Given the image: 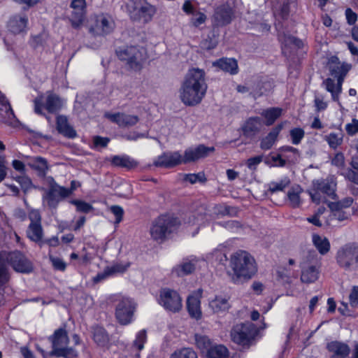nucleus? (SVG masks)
<instances>
[{"instance_id": "nucleus-1", "label": "nucleus", "mask_w": 358, "mask_h": 358, "mask_svg": "<svg viewBox=\"0 0 358 358\" xmlns=\"http://www.w3.org/2000/svg\"><path fill=\"white\" fill-rule=\"evenodd\" d=\"M205 72L200 69H192L185 76L180 89L182 102L188 106L200 103L207 91Z\"/></svg>"}, {"instance_id": "nucleus-2", "label": "nucleus", "mask_w": 358, "mask_h": 358, "mask_svg": "<svg viewBox=\"0 0 358 358\" xmlns=\"http://www.w3.org/2000/svg\"><path fill=\"white\" fill-rule=\"evenodd\" d=\"M180 225V220L174 214H160L151 223L149 231L150 237L155 242L164 243L178 233Z\"/></svg>"}, {"instance_id": "nucleus-3", "label": "nucleus", "mask_w": 358, "mask_h": 358, "mask_svg": "<svg viewBox=\"0 0 358 358\" xmlns=\"http://www.w3.org/2000/svg\"><path fill=\"white\" fill-rule=\"evenodd\" d=\"M231 267L237 279L249 280L257 272L255 258L245 250H239L233 255L230 262Z\"/></svg>"}, {"instance_id": "nucleus-4", "label": "nucleus", "mask_w": 358, "mask_h": 358, "mask_svg": "<svg viewBox=\"0 0 358 358\" xmlns=\"http://www.w3.org/2000/svg\"><path fill=\"white\" fill-rule=\"evenodd\" d=\"M277 37L280 44L282 55L289 62H299V54L304 46L303 41L285 31H278Z\"/></svg>"}, {"instance_id": "nucleus-5", "label": "nucleus", "mask_w": 358, "mask_h": 358, "mask_svg": "<svg viewBox=\"0 0 358 358\" xmlns=\"http://www.w3.org/2000/svg\"><path fill=\"white\" fill-rule=\"evenodd\" d=\"M118 59L125 62L128 67L135 71H140L147 58L146 50L139 45L126 46L116 51Z\"/></svg>"}, {"instance_id": "nucleus-6", "label": "nucleus", "mask_w": 358, "mask_h": 358, "mask_svg": "<svg viewBox=\"0 0 358 358\" xmlns=\"http://www.w3.org/2000/svg\"><path fill=\"white\" fill-rule=\"evenodd\" d=\"M2 257L16 273L30 274L34 271L33 262L26 254L19 250L1 252Z\"/></svg>"}, {"instance_id": "nucleus-7", "label": "nucleus", "mask_w": 358, "mask_h": 358, "mask_svg": "<svg viewBox=\"0 0 358 358\" xmlns=\"http://www.w3.org/2000/svg\"><path fill=\"white\" fill-rule=\"evenodd\" d=\"M338 265L345 271L358 270V243H348L336 255Z\"/></svg>"}, {"instance_id": "nucleus-8", "label": "nucleus", "mask_w": 358, "mask_h": 358, "mask_svg": "<svg viewBox=\"0 0 358 358\" xmlns=\"http://www.w3.org/2000/svg\"><path fill=\"white\" fill-rule=\"evenodd\" d=\"M336 182L333 178L318 179L313 182V187L309 190V194L313 202L320 204L323 201L322 195L334 199Z\"/></svg>"}, {"instance_id": "nucleus-9", "label": "nucleus", "mask_w": 358, "mask_h": 358, "mask_svg": "<svg viewBox=\"0 0 358 358\" xmlns=\"http://www.w3.org/2000/svg\"><path fill=\"white\" fill-rule=\"evenodd\" d=\"M257 332V329L252 322L241 323L233 327L231 337L232 341L239 345H250Z\"/></svg>"}, {"instance_id": "nucleus-10", "label": "nucleus", "mask_w": 358, "mask_h": 358, "mask_svg": "<svg viewBox=\"0 0 358 358\" xmlns=\"http://www.w3.org/2000/svg\"><path fill=\"white\" fill-rule=\"evenodd\" d=\"M159 303L166 310L179 312L182 307V298L180 294L171 288L164 287L159 291Z\"/></svg>"}, {"instance_id": "nucleus-11", "label": "nucleus", "mask_w": 358, "mask_h": 358, "mask_svg": "<svg viewBox=\"0 0 358 358\" xmlns=\"http://www.w3.org/2000/svg\"><path fill=\"white\" fill-rule=\"evenodd\" d=\"M136 304L129 298H123L115 308V317L121 325H128L134 320Z\"/></svg>"}, {"instance_id": "nucleus-12", "label": "nucleus", "mask_w": 358, "mask_h": 358, "mask_svg": "<svg viewBox=\"0 0 358 358\" xmlns=\"http://www.w3.org/2000/svg\"><path fill=\"white\" fill-rule=\"evenodd\" d=\"M115 27L112 16L108 13H99L94 16V23L90 29V32L99 36L111 34Z\"/></svg>"}, {"instance_id": "nucleus-13", "label": "nucleus", "mask_w": 358, "mask_h": 358, "mask_svg": "<svg viewBox=\"0 0 358 358\" xmlns=\"http://www.w3.org/2000/svg\"><path fill=\"white\" fill-rule=\"evenodd\" d=\"M215 151L213 146L208 147L204 144H199L196 146L189 147L185 150L182 157L183 164L196 162L200 159L206 158L210 152Z\"/></svg>"}, {"instance_id": "nucleus-14", "label": "nucleus", "mask_w": 358, "mask_h": 358, "mask_svg": "<svg viewBox=\"0 0 358 358\" xmlns=\"http://www.w3.org/2000/svg\"><path fill=\"white\" fill-rule=\"evenodd\" d=\"M153 164L156 167L172 169L183 164L182 157L179 151L164 152L158 156Z\"/></svg>"}, {"instance_id": "nucleus-15", "label": "nucleus", "mask_w": 358, "mask_h": 358, "mask_svg": "<svg viewBox=\"0 0 358 358\" xmlns=\"http://www.w3.org/2000/svg\"><path fill=\"white\" fill-rule=\"evenodd\" d=\"M71 7L73 11L71 15L70 21L73 28H79L83 23L86 15L85 0H72Z\"/></svg>"}, {"instance_id": "nucleus-16", "label": "nucleus", "mask_w": 358, "mask_h": 358, "mask_svg": "<svg viewBox=\"0 0 358 358\" xmlns=\"http://www.w3.org/2000/svg\"><path fill=\"white\" fill-rule=\"evenodd\" d=\"M135 4V10H136L135 19L142 20L145 23L150 22L157 12L156 7L146 0H139Z\"/></svg>"}, {"instance_id": "nucleus-17", "label": "nucleus", "mask_w": 358, "mask_h": 358, "mask_svg": "<svg viewBox=\"0 0 358 358\" xmlns=\"http://www.w3.org/2000/svg\"><path fill=\"white\" fill-rule=\"evenodd\" d=\"M61 187L62 186L59 185L53 178H51V181L49 184V188L46 192L45 199L47 201V204L50 208L56 209L59 202L66 199V197H63L61 194Z\"/></svg>"}, {"instance_id": "nucleus-18", "label": "nucleus", "mask_w": 358, "mask_h": 358, "mask_svg": "<svg viewBox=\"0 0 358 358\" xmlns=\"http://www.w3.org/2000/svg\"><path fill=\"white\" fill-rule=\"evenodd\" d=\"M345 76L342 75L336 78V83L334 79L331 78H327L323 81V85L325 87V90L331 94V99L333 101L338 103L339 106H341V103L340 101V94L342 92V86L344 82Z\"/></svg>"}, {"instance_id": "nucleus-19", "label": "nucleus", "mask_w": 358, "mask_h": 358, "mask_svg": "<svg viewBox=\"0 0 358 358\" xmlns=\"http://www.w3.org/2000/svg\"><path fill=\"white\" fill-rule=\"evenodd\" d=\"M234 15V10L229 6L222 4L215 8L213 20L217 26L224 27L231 22Z\"/></svg>"}, {"instance_id": "nucleus-20", "label": "nucleus", "mask_w": 358, "mask_h": 358, "mask_svg": "<svg viewBox=\"0 0 358 358\" xmlns=\"http://www.w3.org/2000/svg\"><path fill=\"white\" fill-rule=\"evenodd\" d=\"M329 71L331 76L334 78H338L343 75L346 76L352 68L350 64L346 62H341L337 56H333L329 59Z\"/></svg>"}, {"instance_id": "nucleus-21", "label": "nucleus", "mask_w": 358, "mask_h": 358, "mask_svg": "<svg viewBox=\"0 0 358 358\" xmlns=\"http://www.w3.org/2000/svg\"><path fill=\"white\" fill-rule=\"evenodd\" d=\"M326 348L331 353L330 358H347L350 353V346L347 343L338 341L327 343Z\"/></svg>"}, {"instance_id": "nucleus-22", "label": "nucleus", "mask_w": 358, "mask_h": 358, "mask_svg": "<svg viewBox=\"0 0 358 358\" xmlns=\"http://www.w3.org/2000/svg\"><path fill=\"white\" fill-rule=\"evenodd\" d=\"M110 165L116 168L125 169L130 171L136 169L138 162L127 155H113L108 159Z\"/></svg>"}, {"instance_id": "nucleus-23", "label": "nucleus", "mask_w": 358, "mask_h": 358, "mask_svg": "<svg viewBox=\"0 0 358 358\" xmlns=\"http://www.w3.org/2000/svg\"><path fill=\"white\" fill-rule=\"evenodd\" d=\"M262 126V122L259 117H250L242 126L243 135L247 138H252L260 131Z\"/></svg>"}, {"instance_id": "nucleus-24", "label": "nucleus", "mask_w": 358, "mask_h": 358, "mask_svg": "<svg viewBox=\"0 0 358 358\" xmlns=\"http://www.w3.org/2000/svg\"><path fill=\"white\" fill-rule=\"evenodd\" d=\"M213 65L231 75H236L238 73V62L233 57L220 58L215 61Z\"/></svg>"}, {"instance_id": "nucleus-25", "label": "nucleus", "mask_w": 358, "mask_h": 358, "mask_svg": "<svg viewBox=\"0 0 358 358\" xmlns=\"http://www.w3.org/2000/svg\"><path fill=\"white\" fill-rule=\"evenodd\" d=\"M200 296L191 294L187 299V310L190 317L199 320L202 317Z\"/></svg>"}, {"instance_id": "nucleus-26", "label": "nucleus", "mask_w": 358, "mask_h": 358, "mask_svg": "<svg viewBox=\"0 0 358 358\" xmlns=\"http://www.w3.org/2000/svg\"><path fill=\"white\" fill-rule=\"evenodd\" d=\"M92 338L96 345L101 348L106 347L110 342V336L107 330L102 326L92 327Z\"/></svg>"}, {"instance_id": "nucleus-27", "label": "nucleus", "mask_w": 358, "mask_h": 358, "mask_svg": "<svg viewBox=\"0 0 358 358\" xmlns=\"http://www.w3.org/2000/svg\"><path fill=\"white\" fill-rule=\"evenodd\" d=\"M28 17L26 15H15L10 18L8 27L12 33L17 34L26 31Z\"/></svg>"}, {"instance_id": "nucleus-28", "label": "nucleus", "mask_w": 358, "mask_h": 358, "mask_svg": "<svg viewBox=\"0 0 358 358\" xmlns=\"http://www.w3.org/2000/svg\"><path fill=\"white\" fill-rule=\"evenodd\" d=\"M48 340L52 344V349L59 348L61 345H66L69 343V337L65 327L55 329L52 335L49 336Z\"/></svg>"}, {"instance_id": "nucleus-29", "label": "nucleus", "mask_w": 358, "mask_h": 358, "mask_svg": "<svg viewBox=\"0 0 358 358\" xmlns=\"http://www.w3.org/2000/svg\"><path fill=\"white\" fill-rule=\"evenodd\" d=\"M56 127L57 131L63 136L73 138L76 136V131L68 122L66 116L59 115L56 118Z\"/></svg>"}, {"instance_id": "nucleus-30", "label": "nucleus", "mask_w": 358, "mask_h": 358, "mask_svg": "<svg viewBox=\"0 0 358 358\" xmlns=\"http://www.w3.org/2000/svg\"><path fill=\"white\" fill-rule=\"evenodd\" d=\"M283 128V124L279 123L261 140L260 148L264 150H270L276 141L279 134Z\"/></svg>"}, {"instance_id": "nucleus-31", "label": "nucleus", "mask_w": 358, "mask_h": 358, "mask_svg": "<svg viewBox=\"0 0 358 358\" xmlns=\"http://www.w3.org/2000/svg\"><path fill=\"white\" fill-rule=\"evenodd\" d=\"M3 108L5 109V113L8 118L6 122L9 125L15 126V124H13V122L15 123H18L19 120L17 119L12 106L6 95L0 91V110H2Z\"/></svg>"}, {"instance_id": "nucleus-32", "label": "nucleus", "mask_w": 358, "mask_h": 358, "mask_svg": "<svg viewBox=\"0 0 358 358\" xmlns=\"http://www.w3.org/2000/svg\"><path fill=\"white\" fill-rule=\"evenodd\" d=\"M26 235L30 241L34 243L41 242L43 237L42 224L29 223L26 230Z\"/></svg>"}, {"instance_id": "nucleus-33", "label": "nucleus", "mask_w": 358, "mask_h": 358, "mask_svg": "<svg viewBox=\"0 0 358 358\" xmlns=\"http://www.w3.org/2000/svg\"><path fill=\"white\" fill-rule=\"evenodd\" d=\"M62 107V100L55 94H48L45 99V109L50 114L58 113Z\"/></svg>"}, {"instance_id": "nucleus-34", "label": "nucleus", "mask_w": 358, "mask_h": 358, "mask_svg": "<svg viewBox=\"0 0 358 358\" xmlns=\"http://www.w3.org/2000/svg\"><path fill=\"white\" fill-rule=\"evenodd\" d=\"M136 115L115 113L111 115V120L120 127L134 126L138 122Z\"/></svg>"}, {"instance_id": "nucleus-35", "label": "nucleus", "mask_w": 358, "mask_h": 358, "mask_svg": "<svg viewBox=\"0 0 358 358\" xmlns=\"http://www.w3.org/2000/svg\"><path fill=\"white\" fill-rule=\"evenodd\" d=\"M282 109L279 107H271L264 109L261 115L265 119V124L271 126L282 115Z\"/></svg>"}, {"instance_id": "nucleus-36", "label": "nucleus", "mask_w": 358, "mask_h": 358, "mask_svg": "<svg viewBox=\"0 0 358 358\" xmlns=\"http://www.w3.org/2000/svg\"><path fill=\"white\" fill-rule=\"evenodd\" d=\"M319 274L320 271L315 266H308L302 268L301 280L307 284L313 283L318 279Z\"/></svg>"}, {"instance_id": "nucleus-37", "label": "nucleus", "mask_w": 358, "mask_h": 358, "mask_svg": "<svg viewBox=\"0 0 358 358\" xmlns=\"http://www.w3.org/2000/svg\"><path fill=\"white\" fill-rule=\"evenodd\" d=\"M49 354L50 356L57 358H76L78 357V352L73 347L55 348Z\"/></svg>"}, {"instance_id": "nucleus-38", "label": "nucleus", "mask_w": 358, "mask_h": 358, "mask_svg": "<svg viewBox=\"0 0 358 358\" xmlns=\"http://www.w3.org/2000/svg\"><path fill=\"white\" fill-rule=\"evenodd\" d=\"M313 243L320 255H324L330 250L331 245L327 238H322L318 234L313 235Z\"/></svg>"}, {"instance_id": "nucleus-39", "label": "nucleus", "mask_w": 358, "mask_h": 358, "mask_svg": "<svg viewBox=\"0 0 358 358\" xmlns=\"http://www.w3.org/2000/svg\"><path fill=\"white\" fill-rule=\"evenodd\" d=\"M273 87V80L266 78V79L261 80L257 83L254 92L258 96H261L269 93Z\"/></svg>"}, {"instance_id": "nucleus-40", "label": "nucleus", "mask_w": 358, "mask_h": 358, "mask_svg": "<svg viewBox=\"0 0 358 358\" xmlns=\"http://www.w3.org/2000/svg\"><path fill=\"white\" fill-rule=\"evenodd\" d=\"M302 188L299 185L293 186L287 192V199L290 206L294 208H299L301 203L300 194L302 192Z\"/></svg>"}, {"instance_id": "nucleus-41", "label": "nucleus", "mask_w": 358, "mask_h": 358, "mask_svg": "<svg viewBox=\"0 0 358 358\" xmlns=\"http://www.w3.org/2000/svg\"><path fill=\"white\" fill-rule=\"evenodd\" d=\"M207 358H229V350L224 345H215L206 352Z\"/></svg>"}, {"instance_id": "nucleus-42", "label": "nucleus", "mask_w": 358, "mask_h": 358, "mask_svg": "<svg viewBox=\"0 0 358 358\" xmlns=\"http://www.w3.org/2000/svg\"><path fill=\"white\" fill-rule=\"evenodd\" d=\"M209 305L215 313L227 310L230 307L228 300L220 296H216Z\"/></svg>"}, {"instance_id": "nucleus-43", "label": "nucleus", "mask_w": 358, "mask_h": 358, "mask_svg": "<svg viewBox=\"0 0 358 358\" xmlns=\"http://www.w3.org/2000/svg\"><path fill=\"white\" fill-rule=\"evenodd\" d=\"M31 167L38 171V176L43 177L48 170V162L44 157H36L33 160Z\"/></svg>"}, {"instance_id": "nucleus-44", "label": "nucleus", "mask_w": 358, "mask_h": 358, "mask_svg": "<svg viewBox=\"0 0 358 358\" xmlns=\"http://www.w3.org/2000/svg\"><path fill=\"white\" fill-rule=\"evenodd\" d=\"M289 183L290 180L287 177L282 179L279 182L271 181L268 184V188L267 192L271 195L277 192H284L285 188L289 186Z\"/></svg>"}, {"instance_id": "nucleus-45", "label": "nucleus", "mask_w": 358, "mask_h": 358, "mask_svg": "<svg viewBox=\"0 0 358 358\" xmlns=\"http://www.w3.org/2000/svg\"><path fill=\"white\" fill-rule=\"evenodd\" d=\"M170 358H198V355L193 348L184 347L175 350Z\"/></svg>"}, {"instance_id": "nucleus-46", "label": "nucleus", "mask_w": 358, "mask_h": 358, "mask_svg": "<svg viewBox=\"0 0 358 358\" xmlns=\"http://www.w3.org/2000/svg\"><path fill=\"white\" fill-rule=\"evenodd\" d=\"M10 280V274L7 263L0 255V287L5 286Z\"/></svg>"}, {"instance_id": "nucleus-47", "label": "nucleus", "mask_w": 358, "mask_h": 358, "mask_svg": "<svg viewBox=\"0 0 358 358\" xmlns=\"http://www.w3.org/2000/svg\"><path fill=\"white\" fill-rule=\"evenodd\" d=\"M195 264L189 261L178 265L175 267L174 271L178 276H184L192 274L195 271Z\"/></svg>"}, {"instance_id": "nucleus-48", "label": "nucleus", "mask_w": 358, "mask_h": 358, "mask_svg": "<svg viewBox=\"0 0 358 358\" xmlns=\"http://www.w3.org/2000/svg\"><path fill=\"white\" fill-rule=\"evenodd\" d=\"M195 344L201 352H207L213 347L211 340L207 336L198 334H195Z\"/></svg>"}, {"instance_id": "nucleus-49", "label": "nucleus", "mask_w": 358, "mask_h": 358, "mask_svg": "<svg viewBox=\"0 0 358 358\" xmlns=\"http://www.w3.org/2000/svg\"><path fill=\"white\" fill-rule=\"evenodd\" d=\"M332 216L339 220L343 221L350 217L352 215L356 214L357 210L352 208L351 210L339 209L336 208H331Z\"/></svg>"}, {"instance_id": "nucleus-50", "label": "nucleus", "mask_w": 358, "mask_h": 358, "mask_svg": "<svg viewBox=\"0 0 358 358\" xmlns=\"http://www.w3.org/2000/svg\"><path fill=\"white\" fill-rule=\"evenodd\" d=\"M147 342V332L145 329H141L136 335L133 343V347L138 351L144 348V345Z\"/></svg>"}, {"instance_id": "nucleus-51", "label": "nucleus", "mask_w": 358, "mask_h": 358, "mask_svg": "<svg viewBox=\"0 0 358 358\" xmlns=\"http://www.w3.org/2000/svg\"><path fill=\"white\" fill-rule=\"evenodd\" d=\"M326 141L330 148L336 149L343 143V135L331 132L326 136Z\"/></svg>"}, {"instance_id": "nucleus-52", "label": "nucleus", "mask_w": 358, "mask_h": 358, "mask_svg": "<svg viewBox=\"0 0 358 358\" xmlns=\"http://www.w3.org/2000/svg\"><path fill=\"white\" fill-rule=\"evenodd\" d=\"M292 143L299 145L305 136V131L301 127H294L289 131Z\"/></svg>"}, {"instance_id": "nucleus-53", "label": "nucleus", "mask_w": 358, "mask_h": 358, "mask_svg": "<svg viewBox=\"0 0 358 358\" xmlns=\"http://www.w3.org/2000/svg\"><path fill=\"white\" fill-rule=\"evenodd\" d=\"M296 0H285L282 4L280 6V10H279V15L280 17L283 19L286 20L289 15L290 13V7L292 4H296Z\"/></svg>"}, {"instance_id": "nucleus-54", "label": "nucleus", "mask_w": 358, "mask_h": 358, "mask_svg": "<svg viewBox=\"0 0 358 358\" xmlns=\"http://www.w3.org/2000/svg\"><path fill=\"white\" fill-rule=\"evenodd\" d=\"M185 180L188 181L191 184H195L197 182L204 183L207 181V178L203 172H199L197 173L185 174Z\"/></svg>"}, {"instance_id": "nucleus-55", "label": "nucleus", "mask_w": 358, "mask_h": 358, "mask_svg": "<svg viewBox=\"0 0 358 358\" xmlns=\"http://www.w3.org/2000/svg\"><path fill=\"white\" fill-rule=\"evenodd\" d=\"M345 178L350 181L358 185V162L352 161V169L348 170Z\"/></svg>"}, {"instance_id": "nucleus-56", "label": "nucleus", "mask_w": 358, "mask_h": 358, "mask_svg": "<svg viewBox=\"0 0 358 358\" xmlns=\"http://www.w3.org/2000/svg\"><path fill=\"white\" fill-rule=\"evenodd\" d=\"M69 202L76 206V210L78 212L87 213L93 208L90 203L82 200L72 199Z\"/></svg>"}, {"instance_id": "nucleus-57", "label": "nucleus", "mask_w": 358, "mask_h": 358, "mask_svg": "<svg viewBox=\"0 0 358 358\" xmlns=\"http://www.w3.org/2000/svg\"><path fill=\"white\" fill-rule=\"evenodd\" d=\"M219 226H221L226 229L234 232L242 228V224L238 220H228L218 222L217 223Z\"/></svg>"}, {"instance_id": "nucleus-58", "label": "nucleus", "mask_w": 358, "mask_h": 358, "mask_svg": "<svg viewBox=\"0 0 358 358\" xmlns=\"http://www.w3.org/2000/svg\"><path fill=\"white\" fill-rule=\"evenodd\" d=\"M130 263L128 262L125 264L117 263L110 266H106V268L110 274V275H113L115 273H123L129 268Z\"/></svg>"}, {"instance_id": "nucleus-59", "label": "nucleus", "mask_w": 358, "mask_h": 358, "mask_svg": "<svg viewBox=\"0 0 358 358\" xmlns=\"http://www.w3.org/2000/svg\"><path fill=\"white\" fill-rule=\"evenodd\" d=\"M80 186H81V184L79 181L73 180L71 181L69 187H66L62 186V187L60 188L61 189L60 193L63 197L68 198L73 194V192L75 190H76V189L78 187H79Z\"/></svg>"}, {"instance_id": "nucleus-60", "label": "nucleus", "mask_w": 358, "mask_h": 358, "mask_svg": "<svg viewBox=\"0 0 358 358\" xmlns=\"http://www.w3.org/2000/svg\"><path fill=\"white\" fill-rule=\"evenodd\" d=\"M352 203L353 199L352 197H345L337 202L331 203L330 208L350 210V207L352 206Z\"/></svg>"}, {"instance_id": "nucleus-61", "label": "nucleus", "mask_w": 358, "mask_h": 358, "mask_svg": "<svg viewBox=\"0 0 358 358\" xmlns=\"http://www.w3.org/2000/svg\"><path fill=\"white\" fill-rule=\"evenodd\" d=\"M110 210L115 217V223L119 224L122 221L124 214L122 207L118 205H114L110 206Z\"/></svg>"}, {"instance_id": "nucleus-62", "label": "nucleus", "mask_w": 358, "mask_h": 358, "mask_svg": "<svg viewBox=\"0 0 358 358\" xmlns=\"http://www.w3.org/2000/svg\"><path fill=\"white\" fill-rule=\"evenodd\" d=\"M50 260L52 263L54 269L60 271H64L66 270V264L61 258L51 256L50 257Z\"/></svg>"}, {"instance_id": "nucleus-63", "label": "nucleus", "mask_w": 358, "mask_h": 358, "mask_svg": "<svg viewBox=\"0 0 358 358\" xmlns=\"http://www.w3.org/2000/svg\"><path fill=\"white\" fill-rule=\"evenodd\" d=\"M349 302L351 307H358V286H353L349 295Z\"/></svg>"}, {"instance_id": "nucleus-64", "label": "nucleus", "mask_w": 358, "mask_h": 358, "mask_svg": "<svg viewBox=\"0 0 358 358\" xmlns=\"http://www.w3.org/2000/svg\"><path fill=\"white\" fill-rule=\"evenodd\" d=\"M345 130L349 136H353L358 133V120L353 118L351 123L345 125Z\"/></svg>"}]
</instances>
